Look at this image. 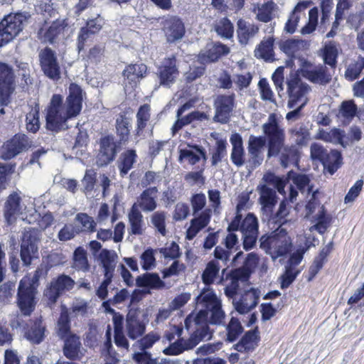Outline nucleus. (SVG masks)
<instances>
[{
	"mask_svg": "<svg viewBox=\"0 0 364 364\" xmlns=\"http://www.w3.org/2000/svg\"><path fill=\"white\" fill-rule=\"evenodd\" d=\"M196 302L198 311L191 314L185 320L186 328L191 331L190 337L178 339L163 350L164 354L177 355L193 348L201 341L211 338L208 323L220 325L223 323L225 312L222 309L221 300L213 289H203L196 297Z\"/></svg>",
	"mask_w": 364,
	"mask_h": 364,
	"instance_id": "1",
	"label": "nucleus"
},
{
	"mask_svg": "<svg viewBox=\"0 0 364 364\" xmlns=\"http://www.w3.org/2000/svg\"><path fill=\"white\" fill-rule=\"evenodd\" d=\"M82 100V90L75 83L70 85L65 103L61 95H53L46 112L47 129L55 132L67 129L68 120L77 117L81 112Z\"/></svg>",
	"mask_w": 364,
	"mask_h": 364,
	"instance_id": "2",
	"label": "nucleus"
},
{
	"mask_svg": "<svg viewBox=\"0 0 364 364\" xmlns=\"http://www.w3.org/2000/svg\"><path fill=\"white\" fill-rule=\"evenodd\" d=\"M289 178H292L293 184L301 195H306V198H309L306 205V217L316 223L309 228V233L311 234L314 230L320 233L324 232L330 223V218L325 215L323 207L321 206L316 200L317 191L313 190V187L309 184V179L306 175L296 174L290 171Z\"/></svg>",
	"mask_w": 364,
	"mask_h": 364,
	"instance_id": "3",
	"label": "nucleus"
},
{
	"mask_svg": "<svg viewBox=\"0 0 364 364\" xmlns=\"http://www.w3.org/2000/svg\"><path fill=\"white\" fill-rule=\"evenodd\" d=\"M292 181V178H280L272 173H267L263 176L262 182L257 186V191L259 194V202L262 206L261 209L268 218L273 216V210L277 203V195L274 190L267 186V184L274 186L280 194H284V187L287 181Z\"/></svg>",
	"mask_w": 364,
	"mask_h": 364,
	"instance_id": "4",
	"label": "nucleus"
},
{
	"mask_svg": "<svg viewBox=\"0 0 364 364\" xmlns=\"http://www.w3.org/2000/svg\"><path fill=\"white\" fill-rule=\"evenodd\" d=\"M40 272L37 269L33 275H26L19 282L16 304L23 316H28L35 310Z\"/></svg>",
	"mask_w": 364,
	"mask_h": 364,
	"instance_id": "5",
	"label": "nucleus"
},
{
	"mask_svg": "<svg viewBox=\"0 0 364 364\" xmlns=\"http://www.w3.org/2000/svg\"><path fill=\"white\" fill-rule=\"evenodd\" d=\"M4 215L8 223H11L16 215H21L22 220L30 224L33 223V218L39 217L35 209L34 200L24 196L21 197L18 192H13L8 196L4 205Z\"/></svg>",
	"mask_w": 364,
	"mask_h": 364,
	"instance_id": "6",
	"label": "nucleus"
},
{
	"mask_svg": "<svg viewBox=\"0 0 364 364\" xmlns=\"http://www.w3.org/2000/svg\"><path fill=\"white\" fill-rule=\"evenodd\" d=\"M259 242L260 247L269 255L273 260L286 256L292 247L291 239L282 228L270 235L262 236Z\"/></svg>",
	"mask_w": 364,
	"mask_h": 364,
	"instance_id": "7",
	"label": "nucleus"
},
{
	"mask_svg": "<svg viewBox=\"0 0 364 364\" xmlns=\"http://www.w3.org/2000/svg\"><path fill=\"white\" fill-rule=\"evenodd\" d=\"M29 15L26 12L11 13L0 22V47L11 41L22 31Z\"/></svg>",
	"mask_w": 364,
	"mask_h": 364,
	"instance_id": "8",
	"label": "nucleus"
},
{
	"mask_svg": "<svg viewBox=\"0 0 364 364\" xmlns=\"http://www.w3.org/2000/svg\"><path fill=\"white\" fill-rule=\"evenodd\" d=\"M287 92L289 95L288 107L303 108L308 102V94L310 87L304 83L296 75H291L287 79Z\"/></svg>",
	"mask_w": 364,
	"mask_h": 364,
	"instance_id": "9",
	"label": "nucleus"
},
{
	"mask_svg": "<svg viewBox=\"0 0 364 364\" xmlns=\"http://www.w3.org/2000/svg\"><path fill=\"white\" fill-rule=\"evenodd\" d=\"M41 240V232L35 228L25 229L21 245V258L24 265H29L37 257L38 243Z\"/></svg>",
	"mask_w": 364,
	"mask_h": 364,
	"instance_id": "10",
	"label": "nucleus"
},
{
	"mask_svg": "<svg viewBox=\"0 0 364 364\" xmlns=\"http://www.w3.org/2000/svg\"><path fill=\"white\" fill-rule=\"evenodd\" d=\"M15 89V74L11 65L0 62V105L10 102V97Z\"/></svg>",
	"mask_w": 364,
	"mask_h": 364,
	"instance_id": "11",
	"label": "nucleus"
},
{
	"mask_svg": "<svg viewBox=\"0 0 364 364\" xmlns=\"http://www.w3.org/2000/svg\"><path fill=\"white\" fill-rule=\"evenodd\" d=\"M238 229L242 233L243 247L246 250L252 249L255 245L258 235V220L255 215L248 213Z\"/></svg>",
	"mask_w": 364,
	"mask_h": 364,
	"instance_id": "12",
	"label": "nucleus"
},
{
	"mask_svg": "<svg viewBox=\"0 0 364 364\" xmlns=\"http://www.w3.org/2000/svg\"><path fill=\"white\" fill-rule=\"evenodd\" d=\"M69 30L65 20L58 19L50 25L44 24L38 33V38L43 42L54 43L64 38Z\"/></svg>",
	"mask_w": 364,
	"mask_h": 364,
	"instance_id": "13",
	"label": "nucleus"
},
{
	"mask_svg": "<svg viewBox=\"0 0 364 364\" xmlns=\"http://www.w3.org/2000/svg\"><path fill=\"white\" fill-rule=\"evenodd\" d=\"M39 59L41 69L48 77L54 80L60 77V68L53 50L48 48L42 50Z\"/></svg>",
	"mask_w": 364,
	"mask_h": 364,
	"instance_id": "14",
	"label": "nucleus"
},
{
	"mask_svg": "<svg viewBox=\"0 0 364 364\" xmlns=\"http://www.w3.org/2000/svg\"><path fill=\"white\" fill-rule=\"evenodd\" d=\"M259 297L260 291L257 289L250 288L245 290L239 298H234L232 304L239 314H245L255 308Z\"/></svg>",
	"mask_w": 364,
	"mask_h": 364,
	"instance_id": "15",
	"label": "nucleus"
},
{
	"mask_svg": "<svg viewBox=\"0 0 364 364\" xmlns=\"http://www.w3.org/2000/svg\"><path fill=\"white\" fill-rule=\"evenodd\" d=\"M300 73L301 76L314 83L326 84L331 79V75L327 73L326 67L313 65L307 62L302 65Z\"/></svg>",
	"mask_w": 364,
	"mask_h": 364,
	"instance_id": "16",
	"label": "nucleus"
},
{
	"mask_svg": "<svg viewBox=\"0 0 364 364\" xmlns=\"http://www.w3.org/2000/svg\"><path fill=\"white\" fill-rule=\"evenodd\" d=\"M181 163H187L195 165L200 161H206L205 151L202 146L198 145L184 144L179 149V158Z\"/></svg>",
	"mask_w": 364,
	"mask_h": 364,
	"instance_id": "17",
	"label": "nucleus"
},
{
	"mask_svg": "<svg viewBox=\"0 0 364 364\" xmlns=\"http://www.w3.org/2000/svg\"><path fill=\"white\" fill-rule=\"evenodd\" d=\"M159 336L155 332H151L137 342L142 352L133 355V359L138 364H156V361L151 358V355L145 351L150 348L159 339Z\"/></svg>",
	"mask_w": 364,
	"mask_h": 364,
	"instance_id": "18",
	"label": "nucleus"
},
{
	"mask_svg": "<svg viewBox=\"0 0 364 364\" xmlns=\"http://www.w3.org/2000/svg\"><path fill=\"white\" fill-rule=\"evenodd\" d=\"M158 76L160 85L165 87H170L176 82L178 76V71L174 56L164 60L162 66L159 68Z\"/></svg>",
	"mask_w": 364,
	"mask_h": 364,
	"instance_id": "19",
	"label": "nucleus"
},
{
	"mask_svg": "<svg viewBox=\"0 0 364 364\" xmlns=\"http://www.w3.org/2000/svg\"><path fill=\"white\" fill-rule=\"evenodd\" d=\"M146 65L143 63L128 65L123 72L125 90L129 91L136 87L139 80L146 75Z\"/></svg>",
	"mask_w": 364,
	"mask_h": 364,
	"instance_id": "20",
	"label": "nucleus"
},
{
	"mask_svg": "<svg viewBox=\"0 0 364 364\" xmlns=\"http://www.w3.org/2000/svg\"><path fill=\"white\" fill-rule=\"evenodd\" d=\"M116 155V144L112 136H105L100 139V149L97 158V164L102 166L113 161Z\"/></svg>",
	"mask_w": 364,
	"mask_h": 364,
	"instance_id": "21",
	"label": "nucleus"
},
{
	"mask_svg": "<svg viewBox=\"0 0 364 364\" xmlns=\"http://www.w3.org/2000/svg\"><path fill=\"white\" fill-rule=\"evenodd\" d=\"M163 30L167 41L170 43L182 38L185 33L183 22L175 16L168 17L164 20Z\"/></svg>",
	"mask_w": 364,
	"mask_h": 364,
	"instance_id": "22",
	"label": "nucleus"
},
{
	"mask_svg": "<svg viewBox=\"0 0 364 364\" xmlns=\"http://www.w3.org/2000/svg\"><path fill=\"white\" fill-rule=\"evenodd\" d=\"M233 102L232 96H218L215 100V120L221 123H226L232 110Z\"/></svg>",
	"mask_w": 364,
	"mask_h": 364,
	"instance_id": "23",
	"label": "nucleus"
},
{
	"mask_svg": "<svg viewBox=\"0 0 364 364\" xmlns=\"http://www.w3.org/2000/svg\"><path fill=\"white\" fill-rule=\"evenodd\" d=\"M157 193L156 187L144 190L132 206H136L137 210L140 208L144 212L154 211L157 207Z\"/></svg>",
	"mask_w": 364,
	"mask_h": 364,
	"instance_id": "24",
	"label": "nucleus"
},
{
	"mask_svg": "<svg viewBox=\"0 0 364 364\" xmlns=\"http://www.w3.org/2000/svg\"><path fill=\"white\" fill-rule=\"evenodd\" d=\"M26 146L25 135H15L7 141L1 148V156L4 159H10L18 154Z\"/></svg>",
	"mask_w": 364,
	"mask_h": 364,
	"instance_id": "25",
	"label": "nucleus"
},
{
	"mask_svg": "<svg viewBox=\"0 0 364 364\" xmlns=\"http://www.w3.org/2000/svg\"><path fill=\"white\" fill-rule=\"evenodd\" d=\"M212 210L206 208L190 222V226L186 230V238L193 240L197 234L205 228L210 221Z\"/></svg>",
	"mask_w": 364,
	"mask_h": 364,
	"instance_id": "26",
	"label": "nucleus"
},
{
	"mask_svg": "<svg viewBox=\"0 0 364 364\" xmlns=\"http://www.w3.org/2000/svg\"><path fill=\"white\" fill-rule=\"evenodd\" d=\"M314 237L310 233H305L299 236V244L297 250L291 255L286 266L296 268V266L301 262L304 254L308 249L314 245Z\"/></svg>",
	"mask_w": 364,
	"mask_h": 364,
	"instance_id": "27",
	"label": "nucleus"
},
{
	"mask_svg": "<svg viewBox=\"0 0 364 364\" xmlns=\"http://www.w3.org/2000/svg\"><path fill=\"white\" fill-rule=\"evenodd\" d=\"M85 353V349L82 346L80 338L76 335H70L65 338L63 353L70 360H80Z\"/></svg>",
	"mask_w": 364,
	"mask_h": 364,
	"instance_id": "28",
	"label": "nucleus"
},
{
	"mask_svg": "<svg viewBox=\"0 0 364 364\" xmlns=\"http://www.w3.org/2000/svg\"><path fill=\"white\" fill-rule=\"evenodd\" d=\"M229 52V48L221 43L208 44L199 54L198 60L201 64L214 62L221 55L228 54Z\"/></svg>",
	"mask_w": 364,
	"mask_h": 364,
	"instance_id": "29",
	"label": "nucleus"
},
{
	"mask_svg": "<svg viewBox=\"0 0 364 364\" xmlns=\"http://www.w3.org/2000/svg\"><path fill=\"white\" fill-rule=\"evenodd\" d=\"M232 145L230 160L237 167H241L245 164V154L243 147V141L240 134L234 133L230 138Z\"/></svg>",
	"mask_w": 364,
	"mask_h": 364,
	"instance_id": "30",
	"label": "nucleus"
},
{
	"mask_svg": "<svg viewBox=\"0 0 364 364\" xmlns=\"http://www.w3.org/2000/svg\"><path fill=\"white\" fill-rule=\"evenodd\" d=\"M117 255L114 250L104 249L99 253L97 259L103 268L105 277L112 278L117 262Z\"/></svg>",
	"mask_w": 364,
	"mask_h": 364,
	"instance_id": "31",
	"label": "nucleus"
},
{
	"mask_svg": "<svg viewBox=\"0 0 364 364\" xmlns=\"http://www.w3.org/2000/svg\"><path fill=\"white\" fill-rule=\"evenodd\" d=\"M317 138L326 142L339 144L343 147L349 145L350 139L345 135V132L338 129L331 130L320 129L317 134Z\"/></svg>",
	"mask_w": 364,
	"mask_h": 364,
	"instance_id": "32",
	"label": "nucleus"
},
{
	"mask_svg": "<svg viewBox=\"0 0 364 364\" xmlns=\"http://www.w3.org/2000/svg\"><path fill=\"white\" fill-rule=\"evenodd\" d=\"M237 35L240 44L247 45L259 31V28L253 23L247 22L242 19L237 21Z\"/></svg>",
	"mask_w": 364,
	"mask_h": 364,
	"instance_id": "33",
	"label": "nucleus"
},
{
	"mask_svg": "<svg viewBox=\"0 0 364 364\" xmlns=\"http://www.w3.org/2000/svg\"><path fill=\"white\" fill-rule=\"evenodd\" d=\"M126 323L127 335L132 340L136 339L145 332L146 324L136 318L135 313L128 314Z\"/></svg>",
	"mask_w": 364,
	"mask_h": 364,
	"instance_id": "34",
	"label": "nucleus"
},
{
	"mask_svg": "<svg viewBox=\"0 0 364 364\" xmlns=\"http://www.w3.org/2000/svg\"><path fill=\"white\" fill-rule=\"evenodd\" d=\"M128 219L129 224V232L133 235H141L145 230V225L143 215L136 206H132L129 213Z\"/></svg>",
	"mask_w": 364,
	"mask_h": 364,
	"instance_id": "35",
	"label": "nucleus"
},
{
	"mask_svg": "<svg viewBox=\"0 0 364 364\" xmlns=\"http://www.w3.org/2000/svg\"><path fill=\"white\" fill-rule=\"evenodd\" d=\"M262 130L268 139L284 138V129L279 125L274 114L269 116L268 121L262 125Z\"/></svg>",
	"mask_w": 364,
	"mask_h": 364,
	"instance_id": "36",
	"label": "nucleus"
},
{
	"mask_svg": "<svg viewBox=\"0 0 364 364\" xmlns=\"http://www.w3.org/2000/svg\"><path fill=\"white\" fill-rule=\"evenodd\" d=\"M274 43L273 36L264 38L255 50V55L258 58L264 60H272L274 56Z\"/></svg>",
	"mask_w": 364,
	"mask_h": 364,
	"instance_id": "37",
	"label": "nucleus"
},
{
	"mask_svg": "<svg viewBox=\"0 0 364 364\" xmlns=\"http://www.w3.org/2000/svg\"><path fill=\"white\" fill-rule=\"evenodd\" d=\"M252 191L242 192L238 196V203L237 205V215L235 219L229 225V230H238L239 223L242 219L241 211L249 208L250 196Z\"/></svg>",
	"mask_w": 364,
	"mask_h": 364,
	"instance_id": "38",
	"label": "nucleus"
},
{
	"mask_svg": "<svg viewBox=\"0 0 364 364\" xmlns=\"http://www.w3.org/2000/svg\"><path fill=\"white\" fill-rule=\"evenodd\" d=\"M247 274L244 270L238 269L232 274L230 282L225 289V294L228 297L232 298L237 293L240 287V282L247 279Z\"/></svg>",
	"mask_w": 364,
	"mask_h": 364,
	"instance_id": "39",
	"label": "nucleus"
},
{
	"mask_svg": "<svg viewBox=\"0 0 364 364\" xmlns=\"http://www.w3.org/2000/svg\"><path fill=\"white\" fill-rule=\"evenodd\" d=\"M325 168L332 175L342 164V157L339 151L333 150L327 153L322 162Z\"/></svg>",
	"mask_w": 364,
	"mask_h": 364,
	"instance_id": "40",
	"label": "nucleus"
},
{
	"mask_svg": "<svg viewBox=\"0 0 364 364\" xmlns=\"http://www.w3.org/2000/svg\"><path fill=\"white\" fill-rule=\"evenodd\" d=\"M137 155L133 149L124 151L120 156V163L119 168L122 176L126 175L133 167L134 164L136 161Z\"/></svg>",
	"mask_w": 364,
	"mask_h": 364,
	"instance_id": "41",
	"label": "nucleus"
},
{
	"mask_svg": "<svg viewBox=\"0 0 364 364\" xmlns=\"http://www.w3.org/2000/svg\"><path fill=\"white\" fill-rule=\"evenodd\" d=\"M275 4L269 1L263 4L254 5L252 11L256 14L257 20L262 22H268L272 18V11Z\"/></svg>",
	"mask_w": 364,
	"mask_h": 364,
	"instance_id": "42",
	"label": "nucleus"
},
{
	"mask_svg": "<svg viewBox=\"0 0 364 364\" xmlns=\"http://www.w3.org/2000/svg\"><path fill=\"white\" fill-rule=\"evenodd\" d=\"M136 282L139 287L159 289L164 286V282L157 274H145L141 277H139Z\"/></svg>",
	"mask_w": 364,
	"mask_h": 364,
	"instance_id": "43",
	"label": "nucleus"
},
{
	"mask_svg": "<svg viewBox=\"0 0 364 364\" xmlns=\"http://www.w3.org/2000/svg\"><path fill=\"white\" fill-rule=\"evenodd\" d=\"M70 320L68 309L65 306L61 307V313L58 321V334L61 338H67L73 335L70 331Z\"/></svg>",
	"mask_w": 364,
	"mask_h": 364,
	"instance_id": "44",
	"label": "nucleus"
},
{
	"mask_svg": "<svg viewBox=\"0 0 364 364\" xmlns=\"http://www.w3.org/2000/svg\"><path fill=\"white\" fill-rule=\"evenodd\" d=\"M332 250V243L330 242L322 248L319 255L314 259L312 265L310 267V273L315 276L322 268L323 264L326 262L328 254Z\"/></svg>",
	"mask_w": 364,
	"mask_h": 364,
	"instance_id": "45",
	"label": "nucleus"
},
{
	"mask_svg": "<svg viewBox=\"0 0 364 364\" xmlns=\"http://www.w3.org/2000/svg\"><path fill=\"white\" fill-rule=\"evenodd\" d=\"M45 327L42 325L41 319H37L33 326L26 332L25 335L28 340L34 343H39L43 341Z\"/></svg>",
	"mask_w": 364,
	"mask_h": 364,
	"instance_id": "46",
	"label": "nucleus"
},
{
	"mask_svg": "<svg viewBox=\"0 0 364 364\" xmlns=\"http://www.w3.org/2000/svg\"><path fill=\"white\" fill-rule=\"evenodd\" d=\"M151 109L149 105H144L141 106L136 113V134L140 132L147 126L150 120Z\"/></svg>",
	"mask_w": 364,
	"mask_h": 364,
	"instance_id": "47",
	"label": "nucleus"
},
{
	"mask_svg": "<svg viewBox=\"0 0 364 364\" xmlns=\"http://www.w3.org/2000/svg\"><path fill=\"white\" fill-rule=\"evenodd\" d=\"M338 54V48L334 42L326 43L323 50V58L325 63L331 67L336 64V58Z\"/></svg>",
	"mask_w": 364,
	"mask_h": 364,
	"instance_id": "48",
	"label": "nucleus"
},
{
	"mask_svg": "<svg viewBox=\"0 0 364 364\" xmlns=\"http://www.w3.org/2000/svg\"><path fill=\"white\" fill-rule=\"evenodd\" d=\"M364 68V58L358 57L357 60L351 62L345 73V77L348 80L356 79Z\"/></svg>",
	"mask_w": 364,
	"mask_h": 364,
	"instance_id": "49",
	"label": "nucleus"
},
{
	"mask_svg": "<svg viewBox=\"0 0 364 364\" xmlns=\"http://www.w3.org/2000/svg\"><path fill=\"white\" fill-rule=\"evenodd\" d=\"M215 30L222 38H230L233 36L234 28L232 23L227 18L220 19L215 24Z\"/></svg>",
	"mask_w": 364,
	"mask_h": 364,
	"instance_id": "50",
	"label": "nucleus"
},
{
	"mask_svg": "<svg viewBox=\"0 0 364 364\" xmlns=\"http://www.w3.org/2000/svg\"><path fill=\"white\" fill-rule=\"evenodd\" d=\"M73 260L74 267L77 269L81 270L82 272H87L89 269L87 253L83 248L78 247L75 250Z\"/></svg>",
	"mask_w": 364,
	"mask_h": 364,
	"instance_id": "51",
	"label": "nucleus"
},
{
	"mask_svg": "<svg viewBox=\"0 0 364 364\" xmlns=\"http://www.w3.org/2000/svg\"><path fill=\"white\" fill-rule=\"evenodd\" d=\"M191 105L187 103L183 105L180 109H178L177 112L178 120L176 122V123L173 124L172 127V131L173 134H175L176 132L181 129L184 125L188 124L193 120V118L195 117V115L196 114H189L185 118H181V114L186 109H189Z\"/></svg>",
	"mask_w": 364,
	"mask_h": 364,
	"instance_id": "52",
	"label": "nucleus"
},
{
	"mask_svg": "<svg viewBox=\"0 0 364 364\" xmlns=\"http://www.w3.org/2000/svg\"><path fill=\"white\" fill-rule=\"evenodd\" d=\"M191 105L187 103L183 105L180 109H178L177 112L178 120L176 122V123L173 124L172 127V131L173 134H175L176 132L181 129L184 125L188 124L193 120V118L195 117V115L196 114H189L185 118H181V114L186 109H189Z\"/></svg>",
	"mask_w": 364,
	"mask_h": 364,
	"instance_id": "53",
	"label": "nucleus"
},
{
	"mask_svg": "<svg viewBox=\"0 0 364 364\" xmlns=\"http://www.w3.org/2000/svg\"><path fill=\"white\" fill-rule=\"evenodd\" d=\"M220 269L217 262L210 261L208 262L202 275L203 282L205 284H212L217 277Z\"/></svg>",
	"mask_w": 364,
	"mask_h": 364,
	"instance_id": "54",
	"label": "nucleus"
},
{
	"mask_svg": "<svg viewBox=\"0 0 364 364\" xmlns=\"http://www.w3.org/2000/svg\"><path fill=\"white\" fill-rule=\"evenodd\" d=\"M299 158L298 150L294 147H284L282 151L281 164L284 168L291 164H296Z\"/></svg>",
	"mask_w": 364,
	"mask_h": 364,
	"instance_id": "55",
	"label": "nucleus"
},
{
	"mask_svg": "<svg viewBox=\"0 0 364 364\" xmlns=\"http://www.w3.org/2000/svg\"><path fill=\"white\" fill-rule=\"evenodd\" d=\"M130 120L124 115H119L116 120V129L122 140H126L129 134Z\"/></svg>",
	"mask_w": 364,
	"mask_h": 364,
	"instance_id": "56",
	"label": "nucleus"
},
{
	"mask_svg": "<svg viewBox=\"0 0 364 364\" xmlns=\"http://www.w3.org/2000/svg\"><path fill=\"white\" fill-rule=\"evenodd\" d=\"M26 129L28 132L36 133L40 128L39 112L36 107L33 108L26 115Z\"/></svg>",
	"mask_w": 364,
	"mask_h": 364,
	"instance_id": "57",
	"label": "nucleus"
},
{
	"mask_svg": "<svg viewBox=\"0 0 364 364\" xmlns=\"http://www.w3.org/2000/svg\"><path fill=\"white\" fill-rule=\"evenodd\" d=\"M166 213L163 211H157L153 213L151 216V223L152 225L160 232L162 235H165L166 230Z\"/></svg>",
	"mask_w": 364,
	"mask_h": 364,
	"instance_id": "58",
	"label": "nucleus"
},
{
	"mask_svg": "<svg viewBox=\"0 0 364 364\" xmlns=\"http://www.w3.org/2000/svg\"><path fill=\"white\" fill-rule=\"evenodd\" d=\"M318 9L316 7L311 9L309 12V21L301 28V33L304 35L310 34L315 31L318 25Z\"/></svg>",
	"mask_w": 364,
	"mask_h": 364,
	"instance_id": "59",
	"label": "nucleus"
},
{
	"mask_svg": "<svg viewBox=\"0 0 364 364\" xmlns=\"http://www.w3.org/2000/svg\"><path fill=\"white\" fill-rule=\"evenodd\" d=\"M140 264L144 270H151L156 266L154 250H146L140 256Z\"/></svg>",
	"mask_w": 364,
	"mask_h": 364,
	"instance_id": "60",
	"label": "nucleus"
},
{
	"mask_svg": "<svg viewBox=\"0 0 364 364\" xmlns=\"http://www.w3.org/2000/svg\"><path fill=\"white\" fill-rule=\"evenodd\" d=\"M75 220L81 225L80 228H76L78 232L81 231H93L95 223L92 218L85 213H79L76 215Z\"/></svg>",
	"mask_w": 364,
	"mask_h": 364,
	"instance_id": "61",
	"label": "nucleus"
},
{
	"mask_svg": "<svg viewBox=\"0 0 364 364\" xmlns=\"http://www.w3.org/2000/svg\"><path fill=\"white\" fill-rule=\"evenodd\" d=\"M266 146V139L264 136L250 135L248 140L247 150L264 154Z\"/></svg>",
	"mask_w": 364,
	"mask_h": 364,
	"instance_id": "62",
	"label": "nucleus"
},
{
	"mask_svg": "<svg viewBox=\"0 0 364 364\" xmlns=\"http://www.w3.org/2000/svg\"><path fill=\"white\" fill-rule=\"evenodd\" d=\"M59 289L61 294L65 291L71 290L75 285V282L69 276L62 274L57 279L52 280Z\"/></svg>",
	"mask_w": 364,
	"mask_h": 364,
	"instance_id": "63",
	"label": "nucleus"
},
{
	"mask_svg": "<svg viewBox=\"0 0 364 364\" xmlns=\"http://www.w3.org/2000/svg\"><path fill=\"white\" fill-rule=\"evenodd\" d=\"M299 269L294 267H285V272L281 277V287L282 289L287 288L295 279L299 273Z\"/></svg>",
	"mask_w": 364,
	"mask_h": 364,
	"instance_id": "64",
	"label": "nucleus"
}]
</instances>
